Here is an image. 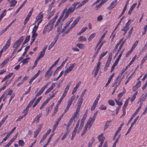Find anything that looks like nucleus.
<instances>
[{"instance_id": "nucleus-1", "label": "nucleus", "mask_w": 147, "mask_h": 147, "mask_svg": "<svg viewBox=\"0 0 147 147\" xmlns=\"http://www.w3.org/2000/svg\"><path fill=\"white\" fill-rule=\"evenodd\" d=\"M57 16H56L54 18L50 20V22L45 27V29L47 30V32H49L52 30L53 28V23L57 18Z\"/></svg>"}, {"instance_id": "nucleus-2", "label": "nucleus", "mask_w": 147, "mask_h": 147, "mask_svg": "<svg viewBox=\"0 0 147 147\" xmlns=\"http://www.w3.org/2000/svg\"><path fill=\"white\" fill-rule=\"evenodd\" d=\"M66 9H65L63 11L61 16L59 18L55 25V27H57V31L58 32H61L62 23V22H61L60 21L63 17Z\"/></svg>"}, {"instance_id": "nucleus-3", "label": "nucleus", "mask_w": 147, "mask_h": 147, "mask_svg": "<svg viewBox=\"0 0 147 147\" xmlns=\"http://www.w3.org/2000/svg\"><path fill=\"white\" fill-rule=\"evenodd\" d=\"M24 38L23 36L20 37L13 44V47L15 50H17L20 45L21 42L23 41Z\"/></svg>"}, {"instance_id": "nucleus-4", "label": "nucleus", "mask_w": 147, "mask_h": 147, "mask_svg": "<svg viewBox=\"0 0 147 147\" xmlns=\"http://www.w3.org/2000/svg\"><path fill=\"white\" fill-rule=\"evenodd\" d=\"M80 18V17L79 16L71 24L70 26L68 28V31H66L65 33H67L74 27H75L79 21Z\"/></svg>"}, {"instance_id": "nucleus-5", "label": "nucleus", "mask_w": 147, "mask_h": 147, "mask_svg": "<svg viewBox=\"0 0 147 147\" xmlns=\"http://www.w3.org/2000/svg\"><path fill=\"white\" fill-rule=\"evenodd\" d=\"M133 21V20L131 21V19L129 20L126 23L124 27L121 29L122 31L125 32L124 34H126L127 31L129 30V26L131 22H132Z\"/></svg>"}, {"instance_id": "nucleus-6", "label": "nucleus", "mask_w": 147, "mask_h": 147, "mask_svg": "<svg viewBox=\"0 0 147 147\" xmlns=\"http://www.w3.org/2000/svg\"><path fill=\"white\" fill-rule=\"evenodd\" d=\"M100 62L99 61L97 63L96 66L93 71V73L94 74V77H95L98 73L100 68Z\"/></svg>"}, {"instance_id": "nucleus-7", "label": "nucleus", "mask_w": 147, "mask_h": 147, "mask_svg": "<svg viewBox=\"0 0 147 147\" xmlns=\"http://www.w3.org/2000/svg\"><path fill=\"white\" fill-rule=\"evenodd\" d=\"M75 65V63H72L70 64L69 67L66 69L64 71L63 75L65 76L72 71Z\"/></svg>"}, {"instance_id": "nucleus-8", "label": "nucleus", "mask_w": 147, "mask_h": 147, "mask_svg": "<svg viewBox=\"0 0 147 147\" xmlns=\"http://www.w3.org/2000/svg\"><path fill=\"white\" fill-rule=\"evenodd\" d=\"M98 138L99 141L100 142V144L99 145V146H101V147H102V145L103 142L105 139V138L103 134H102L98 136Z\"/></svg>"}, {"instance_id": "nucleus-9", "label": "nucleus", "mask_w": 147, "mask_h": 147, "mask_svg": "<svg viewBox=\"0 0 147 147\" xmlns=\"http://www.w3.org/2000/svg\"><path fill=\"white\" fill-rule=\"evenodd\" d=\"M43 17V14L40 13L38 15L36 16L35 21L34 23L33 24V25H34L35 23L37 22L38 21H42V18Z\"/></svg>"}, {"instance_id": "nucleus-10", "label": "nucleus", "mask_w": 147, "mask_h": 147, "mask_svg": "<svg viewBox=\"0 0 147 147\" xmlns=\"http://www.w3.org/2000/svg\"><path fill=\"white\" fill-rule=\"evenodd\" d=\"M112 57L109 56L107 59V61L106 62L105 66L104 68V71H106L109 67L111 60Z\"/></svg>"}, {"instance_id": "nucleus-11", "label": "nucleus", "mask_w": 147, "mask_h": 147, "mask_svg": "<svg viewBox=\"0 0 147 147\" xmlns=\"http://www.w3.org/2000/svg\"><path fill=\"white\" fill-rule=\"evenodd\" d=\"M33 101L31 100L28 104L27 106L26 107V109H24L23 112V113L25 115H26L28 113V109L29 107H31L33 103Z\"/></svg>"}, {"instance_id": "nucleus-12", "label": "nucleus", "mask_w": 147, "mask_h": 147, "mask_svg": "<svg viewBox=\"0 0 147 147\" xmlns=\"http://www.w3.org/2000/svg\"><path fill=\"white\" fill-rule=\"evenodd\" d=\"M47 48V47H44L42 51L40 52L39 55L37 57L38 59H40V58L43 57L45 55V52Z\"/></svg>"}, {"instance_id": "nucleus-13", "label": "nucleus", "mask_w": 147, "mask_h": 147, "mask_svg": "<svg viewBox=\"0 0 147 147\" xmlns=\"http://www.w3.org/2000/svg\"><path fill=\"white\" fill-rule=\"evenodd\" d=\"M52 69L49 68L48 70L46 71L45 74V76L49 78L52 75L53 71H51Z\"/></svg>"}, {"instance_id": "nucleus-14", "label": "nucleus", "mask_w": 147, "mask_h": 147, "mask_svg": "<svg viewBox=\"0 0 147 147\" xmlns=\"http://www.w3.org/2000/svg\"><path fill=\"white\" fill-rule=\"evenodd\" d=\"M130 98V97H129L127 99L125 102L124 105H123V114H125V109L126 107L128 105V103L129 102V99Z\"/></svg>"}, {"instance_id": "nucleus-15", "label": "nucleus", "mask_w": 147, "mask_h": 147, "mask_svg": "<svg viewBox=\"0 0 147 147\" xmlns=\"http://www.w3.org/2000/svg\"><path fill=\"white\" fill-rule=\"evenodd\" d=\"M80 109L77 108L76 111L74 113L72 118L74 119L75 118H77V117L79 116V112Z\"/></svg>"}, {"instance_id": "nucleus-16", "label": "nucleus", "mask_w": 147, "mask_h": 147, "mask_svg": "<svg viewBox=\"0 0 147 147\" xmlns=\"http://www.w3.org/2000/svg\"><path fill=\"white\" fill-rule=\"evenodd\" d=\"M13 74V73H11L6 75L4 78L3 80L1 82H3L5 81L7 79H9L12 76Z\"/></svg>"}, {"instance_id": "nucleus-17", "label": "nucleus", "mask_w": 147, "mask_h": 147, "mask_svg": "<svg viewBox=\"0 0 147 147\" xmlns=\"http://www.w3.org/2000/svg\"><path fill=\"white\" fill-rule=\"evenodd\" d=\"M83 97H82V96H80L79 98L78 102V105L77 107V108L80 109L81 105L83 102Z\"/></svg>"}, {"instance_id": "nucleus-18", "label": "nucleus", "mask_w": 147, "mask_h": 147, "mask_svg": "<svg viewBox=\"0 0 147 147\" xmlns=\"http://www.w3.org/2000/svg\"><path fill=\"white\" fill-rule=\"evenodd\" d=\"M55 86V83H53L51 86L45 92V95L47 94L50 92L52 90Z\"/></svg>"}, {"instance_id": "nucleus-19", "label": "nucleus", "mask_w": 147, "mask_h": 147, "mask_svg": "<svg viewBox=\"0 0 147 147\" xmlns=\"http://www.w3.org/2000/svg\"><path fill=\"white\" fill-rule=\"evenodd\" d=\"M11 38L10 37L7 41L5 45L3 47L4 49H6L9 47L11 43Z\"/></svg>"}, {"instance_id": "nucleus-20", "label": "nucleus", "mask_w": 147, "mask_h": 147, "mask_svg": "<svg viewBox=\"0 0 147 147\" xmlns=\"http://www.w3.org/2000/svg\"><path fill=\"white\" fill-rule=\"evenodd\" d=\"M94 122V120H88L85 126L90 128Z\"/></svg>"}, {"instance_id": "nucleus-21", "label": "nucleus", "mask_w": 147, "mask_h": 147, "mask_svg": "<svg viewBox=\"0 0 147 147\" xmlns=\"http://www.w3.org/2000/svg\"><path fill=\"white\" fill-rule=\"evenodd\" d=\"M17 2L15 0H12L9 2V6L10 7L15 6L17 4Z\"/></svg>"}, {"instance_id": "nucleus-22", "label": "nucleus", "mask_w": 147, "mask_h": 147, "mask_svg": "<svg viewBox=\"0 0 147 147\" xmlns=\"http://www.w3.org/2000/svg\"><path fill=\"white\" fill-rule=\"evenodd\" d=\"M45 89V88L44 86L42 87L36 94V96H38L40 95L43 92Z\"/></svg>"}, {"instance_id": "nucleus-23", "label": "nucleus", "mask_w": 147, "mask_h": 147, "mask_svg": "<svg viewBox=\"0 0 147 147\" xmlns=\"http://www.w3.org/2000/svg\"><path fill=\"white\" fill-rule=\"evenodd\" d=\"M45 89V88L44 86L42 87L36 94V96H38L40 95L43 92Z\"/></svg>"}, {"instance_id": "nucleus-24", "label": "nucleus", "mask_w": 147, "mask_h": 147, "mask_svg": "<svg viewBox=\"0 0 147 147\" xmlns=\"http://www.w3.org/2000/svg\"><path fill=\"white\" fill-rule=\"evenodd\" d=\"M78 41L79 42L86 41H87V39L85 37L81 36L78 38Z\"/></svg>"}, {"instance_id": "nucleus-25", "label": "nucleus", "mask_w": 147, "mask_h": 147, "mask_svg": "<svg viewBox=\"0 0 147 147\" xmlns=\"http://www.w3.org/2000/svg\"><path fill=\"white\" fill-rule=\"evenodd\" d=\"M115 74L114 73H113L112 74L110 77L109 79H108V81L106 83V84L105 85V86L106 87H107L108 86V85H109V84H110V83L111 82V80H112L113 78V77L114 76Z\"/></svg>"}, {"instance_id": "nucleus-26", "label": "nucleus", "mask_w": 147, "mask_h": 147, "mask_svg": "<svg viewBox=\"0 0 147 147\" xmlns=\"http://www.w3.org/2000/svg\"><path fill=\"white\" fill-rule=\"evenodd\" d=\"M41 130V128L40 127L34 132V138H36L38 136V133Z\"/></svg>"}, {"instance_id": "nucleus-27", "label": "nucleus", "mask_w": 147, "mask_h": 147, "mask_svg": "<svg viewBox=\"0 0 147 147\" xmlns=\"http://www.w3.org/2000/svg\"><path fill=\"white\" fill-rule=\"evenodd\" d=\"M117 1H113L110 4L109 6V9H111L113 8L115 6V3Z\"/></svg>"}, {"instance_id": "nucleus-28", "label": "nucleus", "mask_w": 147, "mask_h": 147, "mask_svg": "<svg viewBox=\"0 0 147 147\" xmlns=\"http://www.w3.org/2000/svg\"><path fill=\"white\" fill-rule=\"evenodd\" d=\"M42 98V96H41L37 99L35 102L34 103L32 107L33 108L34 107L37 105L38 103L39 102L41 99Z\"/></svg>"}, {"instance_id": "nucleus-29", "label": "nucleus", "mask_w": 147, "mask_h": 147, "mask_svg": "<svg viewBox=\"0 0 147 147\" xmlns=\"http://www.w3.org/2000/svg\"><path fill=\"white\" fill-rule=\"evenodd\" d=\"M27 0H25L23 4L21 5L20 6V7L18 8L17 10H16V11L15 12V14H16L22 8L23 5H24V4L26 3L27 1Z\"/></svg>"}, {"instance_id": "nucleus-30", "label": "nucleus", "mask_w": 147, "mask_h": 147, "mask_svg": "<svg viewBox=\"0 0 147 147\" xmlns=\"http://www.w3.org/2000/svg\"><path fill=\"white\" fill-rule=\"evenodd\" d=\"M30 59L29 57H28L23 59L21 61V62L22 63V65H23L25 64L28 63Z\"/></svg>"}, {"instance_id": "nucleus-31", "label": "nucleus", "mask_w": 147, "mask_h": 147, "mask_svg": "<svg viewBox=\"0 0 147 147\" xmlns=\"http://www.w3.org/2000/svg\"><path fill=\"white\" fill-rule=\"evenodd\" d=\"M107 51H106L105 52H103L102 53L100 56L99 57V60L100 61L101 60L102 58H103L104 57L107 53Z\"/></svg>"}, {"instance_id": "nucleus-32", "label": "nucleus", "mask_w": 147, "mask_h": 147, "mask_svg": "<svg viewBox=\"0 0 147 147\" xmlns=\"http://www.w3.org/2000/svg\"><path fill=\"white\" fill-rule=\"evenodd\" d=\"M56 92H54V90H53L51 92L50 94V97H49L51 99L54 97L56 94Z\"/></svg>"}, {"instance_id": "nucleus-33", "label": "nucleus", "mask_w": 147, "mask_h": 147, "mask_svg": "<svg viewBox=\"0 0 147 147\" xmlns=\"http://www.w3.org/2000/svg\"><path fill=\"white\" fill-rule=\"evenodd\" d=\"M138 91H137L134 94L132 97L130 99V100L131 102H133L136 97V96L137 94Z\"/></svg>"}, {"instance_id": "nucleus-34", "label": "nucleus", "mask_w": 147, "mask_h": 147, "mask_svg": "<svg viewBox=\"0 0 147 147\" xmlns=\"http://www.w3.org/2000/svg\"><path fill=\"white\" fill-rule=\"evenodd\" d=\"M105 37V36H104L103 35H102L101 36V38H100V39L99 40L98 42L97 43L96 45V47H97L98 46V45L100 44V43L103 41V40Z\"/></svg>"}, {"instance_id": "nucleus-35", "label": "nucleus", "mask_w": 147, "mask_h": 147, "mask_svg": "<svg viewBox=\"0 0 147 147\" xmlns=\"http://www.w3.org/2000/svg\"><path fill=\"white\" fill-rule=\"evenodd\" d=\"M139 41L138 40H136V42L134 43L132 46V47L131 49L132 50H133L136 48L137 45H138Z\"/></svg>"}, {"instance_id": "nucleus-36", "label": "nucleus", "mask_w": 147, "mask_h": 147, "mask_svg": "<svg viewBox=\"0 0 147 147\" xmlns=\"http://www.w3.org/2000/svg\"><path fill=\"white\" fill-rule=\"evenodd\" d=\"M139 102H140V106L138 107V108H137V109L136 110V111L135 112L136 113H137V114L138 113V112H139V111H140V109L142 107V102H141V101H139L138 102L139 103Z\"/></svg>"}, {"instance_id": "nucleus-37", "label": "nucleus", "mask_w": 147, "mask_h": 147, "mask_svg": "<svg viewBox=\"0 0 147 147\" xmlns=\"http://www.w3.org/2000/svg\"><path fill=\"white\" fill-rule=\"evenodd\" d=\"M76 45L78 47L81 49H84L85 47L84 45L83 44L78 43Z\"/></svg>"}, {"instance_id": "nucleus-38", "label": "nucleus", "mask_w": 147, "mask_h": 147, "mask_svg": "<svg viewBox=\"0 0 147 147\" xmlns=\"http://www.w3.org/2000/svg\"><path fill=\"white\" fill-rule=\"evenodd\" d=\"M135 72L134 71L132 74L129 77L128 79L126 81L125 83V84H126L127 83L129 82V81L130 80L131 78L132 77L133 75H134L135 74Z\"/></svg>"}, {"instance_id": "nucleus-39", "label": "nucleus", "mask_w": 147, "mask_h": 147, "mask_svg": "<svg viewBox=\"0 0 147 147\" xmlns=\"http://www.w3.org/2000/svg\"><path fill=\"white\" fill-rule=\"evenodd\" d=\"M128 3V1L127 2V3H126V4L125 5L124 7V8L122 11V12H121V16H122L123 14L124 13L125 11H126V9H127V4Z\"/></svg>"}, {"instance_id": "nucleus-40", "label": "nucleus", "mask_w": 147, "mask_h": 147, "mask_svg": "<svg viewBox=\"0 0 147 147\" xmlns=\"http://www.w3.org/2000/svg\"><path fill=\"white\" fill-rule=\"evenodd\" d=\"M95 35L96 34L95 33L92 34L88 38V40L89 41H91L92 40V39L94 37Z\"/></svg>"}, {"instance_id": "nucleus-41", "label": "nucleus", "mask_w": 147, "mask_h": 147, "mask_svg": "<svg viewBox=\"0 0 147 147\" xmlns=\"http://www.w3.org/2000/svg\"><path fill=\"white\" fill-rule=\"evenodd\" d=\"M39 60V59H38L37 58L34 61L33 66L32 67V69H33L35 67H36V66L37 64V63L38 61Z\"/></svg>"}, {"instance_id": "nucleus-42", "label": "nucleus", "mask_w": 147, "mask_h": 147, "mask_svg": "<svg viewBox=\"0 0 147 147\" xmlns=\"http://www.w3.org/2000/svg\"><path fill=\"white\" fill-rule=\"evenodd\" d=\"M137 55H135L134 57L132 58V60L130 62V63L128 64L130 66L132 63H133L135 61L136 58V57Z\"/></svg>"}, {"instance_id": "nucleus-43", "label": "nucleus", "mask_w": 147, "mask_h": 147, "mask_svg": "<svg viewBox=\"0 0 147 147\" xmlns=\"http://www.w3.org/2000/svg\"><path fill=\"white\" fill-rule=\"evenodd\" d=\"M74 8L71 7H70L67 11L69 13H71L75 10Z\"/></svg>"}, {"instance_id": "nucleus-44", "label": "nucleus", "mask_w": 147, "mask_h": 147, "mask_svg": "<svg viewBox=\"0 0 147 147\" xmlns=\"http://www.w3.org/2000/svg\"><path fill=\"white\" fill-rule=\"evenodd\" d=\"M16 128V127H13L11 131L8 133L6 136H7L8 137H9V136L14 132V131L15 130Z\"/></svg>"}, {"instance_id": "nucleus-45", "label": "nucleus", "mask_w": 147, "mask_h": 147, "mask_svg": "<svg viewBox=\"0 0 147 147\" xmlns=\"http://www.w3.org/2000/svg\"><path fill=\"white\" fill-rule=\"evenodd\" d=\"M76 96L74 95H73L71 98L70 99L68 100V102L71 104L74 100Z\"/></svg>"}, {"instance_id": "nucleus-46", "label": "nucleus", "mask_w": 147, "mask_h": 147, "mask_svg": "<svg viewBox=\"0 0 147 147\" xmlns=\"http://www.w3.org/2000/svg\"><path fill=\"white\" fill-rule=\"evenodd\" d=\"M18 144L19 146H22L24 145V143L23 140H19L18 142Z\"/></svg>"}, {"instance_id": "nucleus-47", "label": "nucleus", "mask_w": 147, "mask_h": 147, "mask_svg": "<svg viewBox=\"0 0 147 147\" xmlns=\"http://www.w3.org/2000/svg\"><path fill=\"white\" fill-rule=\"evenodd\" d=\"M68 26H67L65 24V26L62 29V31L61 32H64L65 34H67V33H66V32L68 31V29L67 30H66V29L68 27Z\"/></svg>"}, {"instance_id": "nucleus-48", "label": "nucleus", "mask_w": 147, "mask_h": 147, "mask_svg": "<svg viewBox=\"0 0 147 147\" xmlns=\"http://www.w3.org/2000/svg\"><path fill=\"white\" fill-rule=\"evenodd\" d=\"M111 122V121H107L104 127V130L106 129L109 126L110 123Z\"/></svg>"}, {"instance_id": "nucleus-49", "label": "nucleus", "mask_w": 147, "mask_h": 147, "mask_svg": "<svg viewBox=\"0 0 147 147\" xmlns=\"http://www.w3.org/2000/svg\"><path fill=\"white\" fill-rule=\"evenodd\" d=\"M108 103L110 105L112 106H114L115 105L114 101L111 100H108Z\"/></svg>"}, {"instance_id": "nucleus-50", "label": "nucleus", "mask_w": 147, "mask_h": 147, "mask_svg": "<svg viewBox=\"0 0 147 147\" xmlns=\"http://www.w3.org/2000/svg\"><path fill=\"white\" fill-rule=\"evenodd\" d=\"M30 18V17L28 16H27L24 20V25H25L28 22Z\"/></svg>"}, {"instance_id": "nucleus-51", "label": "nucleus", "mask_w": 147, "mask_h": 147, "mask_svg": "<svg viewBox=\"0 0 147 147\" xmlns=\"http://www.w3.org/2000/svg\"><path fill=\"white\" fill-rule=\"evenodd\" d=\"M74 19V18L73 17H72L70 18L69 19V20L67 21L65 25L67 26H68L70 24L71 22H72Z\"/></svg>"}, {"instance_id": "nucleus-52", "label": "nucleus", "mask_w": 147, "mask_h": 147, "mask_svg": "<svg viewBox=\"0 0 147 147\" xmlns=\"http://www.w3.org/2000/svg\"><path fill=\"white\" fill-rule=\"evenodd\" d=\"M71 104L68 102V104H67V107L65 110L64 112V113H65L68 111V109H69V107H70V106L71 105Z\"/></svg>"}, {"instance_id": "nucleus-53", "label": "nucleus", "mask_w": 147, "mask_h": 147, "mask_svg": "<svg viewBox=\"0 0 147 147\" xmlns=\"http://www.w3.org/2000/svg\"><path fill=\"white\" fill-rule=\"evenodd\" d=\"M59 106L58 105H56L55 108L54 113L52 114V115H54L57 112Z\"/></svg>"}, {"instance_id": "nucleus-54", "label": "nucleus", "mask_w": 147, "mask_h": 147, "mask_svg": "<svg viewBox=\"0 0 147 147\" xmlns=\"http://www.w3.org/2000/svg\"><path fill=\"white\" fill-rule=\"evenodd\" d=\"M67 92H68L67 91L64 90V92H63V94H62V96L61 98H62L63 99L66 96V95L67 93Z\"/></svg>"}, {"instance_id": "nucleus-55", "label": "nucleus", "mask_w": 147, "mask_h": 147, "mask_svg": "<svg viewBox=\"0 0 147 147\" xmlns=\"http://www.w3.org/2000/svg\"><path fill=\"white\" fill-rule=\"evenodd\" d=\"M67 92H68L67 91L64 90V92H63V94H62V96L61 98H62L63 99L66 96V95L67 93Z\"/></svg>"}, {"instance_id": "nucleus-56", "label": "nucleus", "mask_w": 147, "mask_h": 147, "mask_svg": "<svg viewBox=\"0 0 147 147\" xmlns=\"http://www.w3.org/2000/svg\"><path fill=\"white\" fill-rule=\"evenodd\" d=\"M38 27L37 26H34L33 28L32 29V32H35L36 33V31H37V29H38Z\"/></svg>"}, {"instance_id": "nucleus-57", "label": "nucleus", "mask_w": 147, "mask_h": 147, "mask_svg": "<svg viewBox=\"0 0 147 147\" xmlns=\"http://www.w3.org/2000/svg\"><path fill=\"white\" fill-rule=\"evenodd\" d=\"M125 90L124 89V90L123 92L120 93L118 95V97L119 98H121V97L123 96V95L125 93Z\"/></svg>"}, {"instance_id": "nucleus-58", "label": "nucleus", "mask_w": 147, "mask_h": 147, "mask_svg": "<svg viewBox=\"0 0 147 147\" xmlns=\"http://www.w3.org/2000/svg\"><path fill=\"white\" fill-rule=\"evenodd\" d=\"M6 10H4L3 12L0 15V16L3 18L6 15Z\"/></svg>"}, {"instance_id": "nucleus-59", "label": "nucleus", "mask_w": 147, "mask_h": 147, "mask_svg": "<svg viewBox=\"0 0 147 147\" xmlns=\"http://www.w3.org/2000/svg\"><path fill=\"white\" fill-rule=\"evenodd\" d=\"M29 47H30V46H27V47H26L25 48V49H24V50H25L24 52L23 53L22 55V56H24L26 55V54L27 52V51H28V49H29Z\"/></svg>"}, {"instance_id": "nucleus-60", "label": "nucleus", "mask_w": 147, "mask_h": 147, "mask_svg": "<svg viewBox=\"0 0 147 147\" xmlns=\"http://www.w3.org/2000/svg\"><path fill=\"white\" fill-rule=\"evenodd\" d=\"M11 80H7L3 84V86L6 87L7 86L11 83Z\"/></svg>"}, {"instance_id": "nucleus-61", "label": "nucleus", "mask_w": 147, "mask_h": 147, "mask_svg": "<svg viewBox=\"0 0 147 147\" xmlns=\"http://www.w3.org/2000/svg\"><path fill=\"white\" fill-rule=\"evenodd\" d=\"M107 107L103 105H101L99 108V109L101 110H105L107 109Z\"/></svg>"}, {"instance_id": "nucleus-62", "label": "nucleus", "mask_w": 147, "mask_h": 147, "mask_svg": "<svg viewBox=\"0 0 147 147\" xmlns=\"http://www.w3.org/2000/svg\"><path fill=\"white\" fill-rule=\"evenodd\" d=\"M124 41H123L122 42V41H121V42L120 43V44L119 47V49L118 50V52H119V51H120L122 47H123V45L124 44Z\"/></svg>"}, {"instance_id": "nucleus-63", "label": "nucleus", "mask_w": 147, "mask_h": 147, "mask_svg": "<svg viewBox=\"0 0 147 147\" xmlns=\"http://www.w3.org/2000/svg\"><path fill=\"white\" fill-rule=\"evenodd\" d=\"M88 128V127H86L85 126V127L84 128V129L83 132H82V133L81 134V135L82 136H83L86 133V131L87 130V128Z\"/></svg>"}, {"instance_id": "nucleus-64", "label": "nucleus", "mask_w": 147, "mask_h": 147, "mask_svg": "<svg viewBox=\"0 0 147 147\" xmlns=\"http://www.w3.org/2000/svg\"><path fill=\"white\" fill-rule=\"evenodd\" d=\"M88 0H84L80 3L79 5V7H81L83 6L84 4L87 3Z\"/></svg>"}]
</instances>
